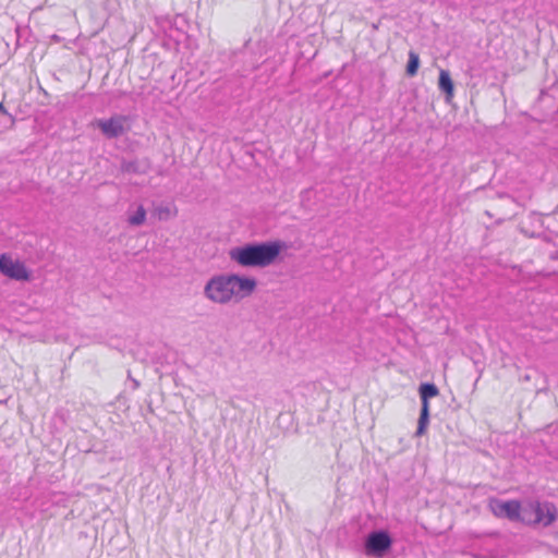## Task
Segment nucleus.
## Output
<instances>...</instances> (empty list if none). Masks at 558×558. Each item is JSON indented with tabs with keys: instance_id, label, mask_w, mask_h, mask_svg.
Segmentation results:
<instances>
[{
	"instance_id": "9d476101",
	"label": "nucleus",
	"mask_w": 558,
	"mask_h": 558,
	"mask_svg": "<svg viewBox=\"0 0 558 558\" xmlns=\"http://www.w3.org/2000/svg\"><path fill=\"white\" fill-rule=\"evenodd\" d=\"M418 68H420L418 54L413 50L409 51V60H408V64H407V69H405L407 75L410 77L415 76L417 74Z\"/></svg>"
},
{
	"instance_id": "20e7f679",
	"label": "nucleus",
	"mask_w": 558,
	"mask_h": 558,
	"mask_svg": "<svg viewBox=\"0 0 558 558\" xmlns=\"http://www.w3.org/2000/svg\"><path fill=\"white\" fill-rule=\"evenodd\" d=\"M488 508L496 518H506L510 521H518L523 523L524 510L519 500H499L490 498L488 500Z\"/></svg>"
},
{
	"instance_id": "6e6552de",
	"label": "nucleus",
	"mask_w": 558,
	"mask_h": 558,
	"mask_svg": "<svg viewBox=\"0 0 558 558\" xmlns=\"http://www.w3.org/2000/svg\"><path fill=\"white\" fill-rule=\"evenodd\" d=\"M438 88L445 94L446 101L450 102L454 97V84L449 71L441 69L438 77Z\"/></svg>"
},
{
	"instance_id": "f03ea898",
	"label": "nucleus",
	"mask_w": 558,
	"mask_h": 558,
	"mask_svg": "<svg viewBox=\"0 0 558 558\" xmlns=\"http://www.w3.org/2000/svg\"><path fill=\"white\" fill-rule=\"evenodd\" d=\"M281 251L278 242L247 244L229 252L231 260L243 267H267L271 265Z\"/></svg>"
},
{
	"instance_id": "39448f33",
	"label": "nucleus",
	"mask_w": 558,
	"mask_h": 558,
	"mask_svg": "<svg viewBox=\"0 0 558 558\" xmlns=\"http://www.w3.org/2000/svg\"><path fill=\"white\" fill-rule=\"evenodd\" d=\"M0 272L16 281H29L32 278V272L25 263L7 253L0 255Z\"/></svg>"
},
{
	"instance_id": "423d86ee",
	"label": "nucleus",
	"mask_w": 558,
	"mask_h": 558,
	"mask_svg": "<svg viewBox=\"0 0 558 558\" xmlns=\"http://www.w3.org/2000/svg\"><path fill=\"white\" fill-rule=\"evenodd\" d=\"M93 125L108 138L122 136L130 130L129 118L122 114H113L108 119H97Z\"/></svg>"
},
{
	"instance_id": "0eeeda50",
	"label": "nucleus",
	"mask_w": 558,
	"mask_h": 558,
	"mask_svg": "<svg viewBox=\"0 0 558 558\" xmlns=\"http://www.w3.org/2000/svg\"><path fill=\"white\" fill-rule=\"evenodd\" d=\"M392 541L387 532L371 533L365 542V551L368 555L381 557L391 547Z\"/></svg>"
},
{
	"instance_id": "f257e3e1",
	"label": "nucleus",
	"mask_w": 558,
	"mask_h": 558,
	"mask_svg": "<svg viewBox=\"0 0 558 558\" xmlns=\"http://www.w3.org/2000/svg\"><path fill=\"white\" fill-rule=\"evenodd\" d=\"M256 288V281L236 275L211 278L206 287V296L216 303H228L251 295Z\"/></svg>"
},
{
	"instance_id": "1a4fd4ad",
	"label": "nucleus",
	"mask_w": 558,
	"mask_h": 558,
	"mask_svg": "<svg viewBox=\"0 0 558 558\" xmlns=\"http://www.w3.org/2000/svg\"><path fill=\"white\" fill-rule=\"evenodd\" d=\"M422 408H429L428 400L439 395L438 388L434 384L425 383L418 389Z\"/></svg>"
},
{
	"instance_id": "ddd939ff",
	"label": "nucleus",
	"mask_w": 558,
	"mask_h": 558,
	"mask_svg": "<svg viewBox=\"0 0 558 558\" xmlns=\"http://www.w3.org/2000/svg\"><path fill=\"white\" fill-rule=\"evenodd\" d=\"M0 112L1 113H7V110H5V108H4L2 102H0Z\"/></svg>"
},
{
	"instance_id": "f8f14e48",
	"label": "nucleus",
	"mask_w": 558,
	"mask_h": 558,
	"mask_svg": "<svg viewBox=\"0 0 558 558\" xmlns=\"http://www.w3.org/2000/svg\"><path fill=\"white\" fill-rule=\"evenodd\" d=\"M145 218H146V211H145L144 207L141 206V207H138L135 215L130 217L129 222L134 226H140L145 221Z\"/></svg>"
},
{
	"instance_id": "9b49d317",
	"label": "nucleus",
	"mask_w": 558,
	"mask_h": 558,
	"mask_svg": "<svg viewBox=\"0 0 558 558\" xmlns=\"http://www.w3.org/2000/svg\"><path fill=\"white\" fill-rule=\"evenodd\" d=\"M429 422V408H421L416 436H423L426 433Z\"/></svg>"
},
{
	"instance_id": "7ed1b4c3",
	"label": "nucleus",
	"mask_w": 558,
	"mask_h": 558,
	"mask_svg": "<svg viewBox=\"0 0 558 558\" xmlns=\"http://www.w3.org/2000/svg\"><path fill=\"white\" fill-rule=\"evenodd\" d=\"M557 508L554 504L545 501H532L524 509L523 523L527 525L549 526L557 519Z\"/></svg>"
}]
</instances>
